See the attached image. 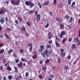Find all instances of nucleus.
Listing matches in <instances>:
<instances>
[{
	"label": "nucleus",
	"mask_w": 80,
	"mask_h": 80,
	"mask_svg": "<svg viewBox=\"0 0 80 80\" xmlns=\"http://www.w3.org/2000/svg\"><path fill=\"white\" fill-rule=\"evenodd\" d=\"M40 48L39 49V52H41V55L43 56L44 58H45L46 56L45 55H47V57H49V54H48V53L49 51H48V48H46L44 51V53L42 52L43 51V50H44V46L42 45L40 47Z\"/></svg>",
	"instance_id": "nucleus-1"
},
{
	"label": "nucleus",
	"mask_w": 80,
	"mask_h": 80,
	"mask_svg": "<svg viewBox=\"0 0 80 80\" xmlns=\"http://www.w3.org/2000/svg\"><path fill=\"white\" fill-rule=\"evenodd\" d=\"M65 35V31H62L60 34L59 37L60 38H62L63 37V35Z\"/></svg>",
	"instance_id": "nucleus-2"
},
{
	"label": "nucleus",
	"mask_w": 80,
	"mask_h": 80,
	"mask_svg": "<svg viewBox=\"0 0 80 80\" xmlns=\"http://www.w3.org/2000/svg\"><path fill=\"white\" fill-rule=\"evenodd\" d=\"M5 13V10L4 9H0V14L2 15Z\"/></svg>",
	"instance_id": "nucleus-3"
},
{
	"label": "nucleus",
	"mask_w": 80,
	"mask_h": 80,
	"mask_svg": "<svg viewBox=\"0 0 80 80\" xmlns=\"http://www.w3.org/2000/svg\"><path fill=\"white\" fill-rule=\"evenodd\" d=\"M0 22L1 23H3L5 22V18H4V17H2L0 20Z\"/></svg>",
	"instance_id": "nucleus-4"
},
{
	"label": "nucleus",
	"mask_w": 80,
	"mask_h": 80,
	"mask_svg": "<svg viewBox=\"0 0 80 80\" xmlns=\"http://www.w3.org/2000/svg\"><path fill=\"white\" fill-rule=\"evenodd\" d=\"M40 14H38L37 16V21H40Z\"/></svg>",
	"instance_id": "nucleus-5"
},
{
	"label": "nucleus",
	"mask_w": 80,
	"mask_h": 80,
	"mask_svg": "<svg viewBox=\"0 0 80 80\" xmlns=\"http://www.w3.org/2000/svg\"><path fill=\"white\" fill-rule=\"evenodd\" d=\"M31 2L28 1H26L25 2V4L27 6H30Z\"/></svg>",
	"instance_id": "nucleus-6"
},
{
	"label": "nucleus",
	"mask_w": 80,
	"mask_h": 80,
	"mask_svg": "<svg viewBox=\"0 0 80 80\" xmlns=\"http://www.w3.org/2000/svg\"><path fill=\"white\" fill-rule=\"evenodd\" d=\"M49 4V2H48V1L45 2L43 3V5H44V6H47V5H48Z\"/></svg>",
	"instance_id": "nucleus-7"
},
{
	"label": "nucleus",
	"mask_w": 80,
	"mask_h": 80,
	"mask_svg": "<svg viewBox=\"0 0 80 80\" xmlns=\"http://www.w3.org/2000/svg\"><path fill=\"white\" fill-rule=\"evenodd\" d=\"M20 0H17L16 2L15 3V5H19L20 4Z\"/></svg>",
	"instance_id": "nucleus-8"
},
{
	"label": "nucleus",
	"mask_w": 80,
	"mask_h": 80,
	"mask_svg": "<svg viewBox=\"0 0 80 80\" xmlns=\"http://www.w3.org/2000/svg\"><path fill=\"white\" fill-rule=\"evenodd\" d=\"M17 65H18V68H22V62H21L17 64Z\"/></svg>",
	"instance_id": "nucleus-9"
},
{
	"label": "nucleus",
	"mask_w": 80,
	"mask_h": 80,
	"mask_svg": "<svg viewBox=\"0 0 80 80\" xmlns=\"http://www.w3.org/2000/svg\"><path fill=\"white\" fill-rule=\"evenodd\" d=\"M74 42H76V41H77V42H78V43H79V42H80V41L78 39V38H74Z\"/></svg>",
	"instance_id": "nucleus-10"
},
{
	"label": "nucleus",
	"mask_w": 80,
	"mask_h": 80,
	"mask_svg": "<svg viewBox=\"0 0 80 80\" xmlns=\"http://www.w3.org/2000/svg\"><path fill=\"white\" fill-rule=\"evenodd\" d=\"M4 36L6 37V38H7V39H8L9 40H10V39H11L10 37H9L6 34H4Z\"/></svg>",
	"instance_id": "nucleus-11"
},
{
	"label": "nucleus",
	"mask_w": 80,
	"mask_h": 80,
	"mask_svg": "<svg viewBox=\"0 0 80 80\" xmlns=\"http://www.w3.org/2000/svg\"><path fill=\"white\" fill-rule=\"evenodd\" d=\"M35 5V4L32 2H31L30 4H29V6H30L31 8H32Z\"/></svg>",
	"instance_id": "nucleus-12"
},
{
	"label": "nucleus",
	"mask_w": 80,
	"mask_h": 80,
	"mask_svg": "<svg viewBox=\"0 0 80 80\" xmlns=\"http://www.w3.org/2000/svg\"><path fill=\"white\" fill-rule=\"evenodd\" d=\"M59 27L62 29H63V28H64V26L62 24H59Z\"/></svg>",
	"instance_id": "nucleus-13"
},
{
	"label": "nucleus",
	"mask_w": 80,
	"mask_h": 80,
	"mask_svg": "<svg viewBox=\"0 0 80 80\" xmlns=\"http://www.w3.org/2000/svg\"><path fill=\"white\" fill-rule=\"evenodd\" d=\"M64 18L65 19H70V17L69 16L66 15L65 16Z\"/></svg>",
	"instance_id": "nucleus-14"
},
{
	"label": "nucleus",
	"mask_w": 80,
	"mask_h": 80,
	"mask_svg": "<svg viewBox=\"0 0 80 80\" xmlns=\"http://www.w3.org/2000/svg\"><path fill=\"white\" fill-rule=\"evenodd\" d=\"M34 12H35L34 10L30 11H29L28 12V13L29 15H30V14H32V13H34Z\"/></svg>",
	"instance_id": "nucleus-15"
},
{
	"label": "nucleus",
	"mask_w": 80,
	"mask_h": 80,
	"mask_svg": "<svg viewBox=\"0 0 80 80\" xmlns=\"http://www.w3.org/2000/svg\"><path fill=\"white\" fill-rule=\"evenodd\" d=\"M66 53L65 52H62L61 54V56L62 57H64L65 56Z\"/></svg>",
	"instance_id": "nucleus-16"
},
{
	"label": "nucleus",
	"mask_w": 80,
	"mask_h": 80,
	"mask_svg": "<svg viewBox=\"0 0 80 80\" xmlns=\"http://www.w3.org/2000/svg\"><path fill=\"white\" fill-rule=\"evenodd\" d=\"M71 48H72V49H75V48H76V46L75 45V44H72Z\"/></svg>",
	"instance_id": "nucleus-17"
},
{
	"label": "nucleus",
	"mask_w": 80,
	"mask_h": 80,
	"mask_svg": "<svg viewBox=\"0 0 80 80\" xmlns=\"http://www.w3.org/2000/svg\"><path fill=\"white\" fill-rule=\"evenodd\" d=\"M11 3L13 4V5H15V1H14V0H11Z\"/></svg>",
	"instance_id": "nucleus-18"
},
{
	"label": "nucleus",
	"mask_w": 80,
	"mask_h": 80,
	"mask_svg": "<svg viewBox=\"0 0 80 80\" xmlns=\"http://www.w3.org/2000/svg\"><path fill=\"white\" fill-rule=\"evenodd\" d=\"M21 30H22V31H24V32H25L26 31V28H25V27L23 26L21 28Z\"/></svg>",
	"instance_id": "nucleus-19"
},
{
	"label": "nucleus",
	"mask_w": 80,
	"mask_h": 80,
	"mask_svg": "<svg viewBox=\"0 0 80 80\" xmlns=\"http://www.w3.org/2000/svg\"><path fill=\"white\" fill-rule=\"evenodd\" d=\"M12 76L11 75H9L8 76V79H9V80H11L12 78H13L12 77Z\"/></svg>",
	"instance_id": "nucleus-20"
},
{
	"label": "nucleus",
	"mask_w": 80,
	"mask_h": 80,
	"mask_svg": "<svg viewBox=\"0 0 80 80\" xmlns=\"http://www.w3.org/2000/svg\"><path fill=\"white\" fill-rule=\"evenodd\" d=\"M42 70H43V72H46V70H47V68L42 67Z\"/></svg>",
	"instance_id": "nucleus-21"
},
{
	"label": "nucleus",
	"mask_w": 80,
	"mask_h": 80,
	"mask_svg": "<svg viewBox=\"0 0 80 80\" xmlns=\"http://www.w3.org/2000/svg\"><path fill=\"white\" fill-rule=\"evenodd\" d=\"M18 20H19V21H21V22H22L23 20L22 19V17H18Z\"/></svg>",
	"instance_id": "nucleus-22"
},
{
	"label": "nucleus",
	"mask_w": 80,
	"mask_h": 80,
	"mask_svg": "<svg viewBox=\"0 0 80 80\" xmlns=\"http://www.w3.org/2000/svg\"><path fill=\"white\" fill-rule=\"evenodd\" d=\"M73 18H72V17H71L69 22V23H72V22H73Z\"/></svg>",
	"instance_id": "nucleus-23"
},
{
	"label": "nucleus",
	"mask_w": 80,
	"mask_h": 80,
	"mask_svg": "<svg viewBox=\"0 0 80 80\" xmlns=\"http://www.w3.org/2000/svg\"><path fill=\"white\" fill-rule=\"evenodd\" d=\"M69 68L67 66L65 65L64 66V70H68Z\"/></svg>",
	"instance_id": "nucleus-24"
},
{
	"label": "nucleus",
	"mask_w": 80,
	"mask_h": 80,
	"mask_svg": "<svg viewBox=\"0 0 80 80\" xmlns=\"http://www.w3.org/2000/svg\"><path fill=\"white\" fill-rule=\"evenodd\" d=\"M58 62L59 63H60L61 62V58L60 57H59L58 58Z\"/></svg>",
	"instance_id": "nucleus-25"
},
{
	"label": "nucleus",
	"mask_w": 80,
	"mask_h": 80,
	"mask_svg": "<svg viewBox=\"0 0 80 80\" xmlns=\"http://www.w3.org/2000/svg\"><path fill=\"white\" fill-rule=\"evenodd\" d=\"M38 6H39L40 8H42V5H41V4H40V3L39 2H38Z\"/></svg>",
	"instance_id": "nucleus-26"
},
{
	"label": "nucleus",
	"mask_w": 80,
	"mask_h": 80,
	"mask_svg": "<svg viewBox=\"0 0 80 80\" xmlns=\"http://www.w3.org/2000/svg\"><path fill=\"white\" fill-rule=\"evenodd\" d=\"M14 68L16 72H18V68L17 67H15Z\"/></svg>",
	"instance_id": "nucleus-27"
},
{
	"label": "nucleus",
	"mask_w": 80,
	"mask_h": 80,
	"mask_svg": "<svg viewBox=\"0 0 80 80\" xmlns=\"http://www.w3.org/2000/svg\"><path fill=\"white\" fill-rule=\"evenodd\" d=\"M49 27V23H48L45 26V28H48Z\"/></svg>",
	"instance_id": "nucleus-28"
},
{
	"label": "nucleus",
	"mask_w": 80,
	"mask_h": 80,
	"mask_svg": "<svg viewBox=\"0 0 80 80\" xmlns=\"http://www.w3.org/2000/svg\"><path fill=\"white\" fill-rule=\"evenodd\" d=\"M7 70H8V71H10V70H12V68H11L10 67L8 66V67Z\"/></svg>",
	"instance_id": "nucleus-29"
},
{
	"label": "nucleus",
	"mask_w": 80,
	"mask_h": 80,
	"mask_svg": "<svg viewBox=\"0 0 80 80\" xmlns=\"http://www.w3.org/2000/svg\"><path fill=\"white\" fill-rule=\"evenodd\" d=\"M12 51H13V50L11 49L8 51V54H10V53H11V52H12Z\"/></svg>",
	"instance_id": "nucleus-30"
},
{
	"label": "nucleus",
	"mask_w": 80,
	"mask_h": 80,
	"mask_svg": "<svg viewBox=\"0 0 80 80\" xmlns=\"http://www.w3.org/2000/svg\"><path fill=\"white\" fill-rule=\"evenodd\" d=\"M56 20L57 21H59V23H60V21L61 20H60V18H56Z\"/></svg>",
	"instance_id": "nucleus-31"
},
{
	"label": "nucleus",
	"mask_w": 80,
	"mask_h": 80,
	"mask_svg": "<svg viewBox=\"0 0 80 80\" xmlns=\"http://www.w3.org/2000/svg\"><path fill=\"white\" fill-rule=\"evenodd\" d=\"M56 45L57 47H60V45H59V44H58V42H56Z\"/></svg>",
	"instance_id": "nucleus-32"
},
{
	"label": "nucleus",
	"mask_w": 80,
	"mask_h": 80,
	"mask_svg": "<svg viewBox=\"0 0 80 80\" xmlns=\"http://www.w3.org/2000/svg\"><path fill=\"white\" fill-rule=\"evenodd\" d=\"M68 5H70L71 4V3H72V1H71V0H68Z\"/></svg>",
	"instance_id": "nucleus-33"
},
{
	"label": "nucleus",
	"mask_w": 80,
	"mask_h": 80,
	"mask_svg": "<svg viewBox=\"0 0 80 80\" xmlns=\"http://www.w3.org/2000/svg\"><path fill=\"white\" fill-rule=\"evenodd\" d=\"M47 48H51V46L50 45H47Z\"/></svg>",
	"instance_id": "nucleus-34"
},
{
	"label": "nucleus",
	"mask_w": 80,
	"mask_h": 80,
	"mask_svg": "<svg viewBox=\"0 0 80 80\" xmlns=\"http://www.w3.org/2000/svg\"><path fill=\"white\" fill-rule=\"evenodd\" d=\"M29 72H27L26 73L25 77H28V73Z\"/></svg>",
	"instance_id": "nucleus-35"
},
{
	"label": "nucleus",
	"mask_w": 80,
	"mask_h": 80,
	"mask_svg": "<svg viewBox=\"0 0 80 80\" xmlns=\"http://www.w3.org/2000/svg\"><path fill=\"white\" fill-rule=\"evenodd\" d=\"M32 58H34V59H36V58H37V56L36 55H34L32 56Z\"/></svg>",
	"instance_id": "nucleus-36"
},
{
	"label": "nucleus",
	"mask_w": 80,
	"mask_h": 80,
	"mask_svg": "<svg viewBox=\"0 0 80 80\" xmlns=\"http://www.w3.org/2000/svg\"><path fill=\"white\" fill-rule=\"evenodd\" d=\"M68 40L69 42H72V38H69V39H68Z\"/></svg>",
	"instance_id": "nucleus-37"
},
{
	"label": "nucleus",
	"mask_w": 80,
	"mask_h": 80,
	"mask_svg": "<svg viewBox=\"0 0 80 80\" xmlns=\"http://www.w3.org/2000/svg\"><path fill=\"white\" fill-rule=\"evenodd\" d=\"M32 47H31L29 48V52H32Z\"/></svg>",
	"instance_id": "nucleus-38"
},
{
	"label": "nucleus",
	"mask_w": 80,
	"mask_h": 80,
	"mask_svg": "<svg viewBox=\"0 0 80 80\" xmlns=\"http://www.w3.org/2000/svg\"><path fill=\"white\" fill-rule=\"evenodd\" d=\"M38 77L40 79H42V78H43V77L41 75H39Z\"/></svg>",
	"instance_id": "nucleus-39"
},
{
	"label": "nucleus",
	"mask_w": 80,
	"mask_h": 80,
	"mask_svg": "<svg viewBox=\"0 0 80 80\" xmlns=\"http://www.w3.org/2000/svg\"><path fill=\"white\" fill-rule=\"evenodd\" d=\"M75 5V2H73L72 3V4L71 7H73V5Z\"/></svg>",
	"instance_id": "nucleus-40"
},
{
	"label": "nucleus",
	"mask_w": 80,
	"mask_h": 80,
	"mask_svg": "<svg viewBox=\"0 0 80 80\" xmlns=\"http://www.w3.org/2000/svg\"><path fill=\"white\" fill-rule=\"evenodd\" d=\"M15 62L16 63H18V62H19V60L18 59H16L15 60Z\"/></svg>",
	"instance_id": "nucleus-41"
},
{
	"label": "nucleus",
	"mask_w": 80,
	"mask_h": 80,
	"mask_svg": "<svg viewBox=\"0 0 80 80\" xmlns=\"http://www.w3.org/2000/svg\"><path fill=\"white\" fill-rule=\"evenodd\" d=\"M32 60H30L28 62V64H29V65H30L31 63H32Z\"/></svg>",
	"instance_id": "nucleus-42"
},
{
	"label": "nucleus",
	"mask_w": 80,
	"mask_h": 80,
	"mask_svg": "<svg viewBox=\"0 0 80 80\" xmlns=\"http://www.w3.org/2000/svg\"><path fill=\"white\" fill-rule=\"evenodd\" d=\"M21 61H22L24 62H27V60L25 59L24 58H22L21 59Z\"/></svg>",
	"instance_id": "nucleus-43"
},
{
	"label": "nucleus",
	"mask_w": 80,
	"mask_h": 80,
	"mask_svg": "<svg viewBox=\"0 0 80 80\" xmlns=\"http://www.w3.org/2000/svg\"><path fill=\"white\" fill-rule=\"evenodd\" d=\"M28 47H32V44L30 43L27 45Z\"/></svg>",
	"instance_id": "nucleus-44"
},
{
	"label": "nucleus",
	"mask_w": 80,
	"mask_h": 80,
	"mask_svg": "<svg viewBox=\"0 0 80 80\" xmlns=\"http://www.w3.org/2000/svg\"><path fill=\"white\" fill-rule=\"evenodd\" d=\"M67 58L68 60H70L71 58V56L70 55H69L67 57Z\"/></svg>",
	"instance_id": "nucleus-45"
},
{
	"label": "nucleus",
	"mask_w": 80,
	"mask_h": 80,
	"mask_svg": "<svg viewBox=\"0 0 80 80\" xmlns=\"http://www.w3.org/2000/svg\"><path fill=\"white\" fill-rule=\"evenodd\" d=\"M2 62H4V63L6 62H7V59L5 58V59H3L2 60Z\"/></svg>",
	"instance_id": "nucleus-46"
},
{
	"label": "nucleus",
	"mask_w": 80,
	"mask_h": 80,
	"mask_svg": "<svg viewBox=\"0 0 80 80\" xmlns=\"http://www.w3.org/2000/svg\"><path fill=\"white\" fill-rule=\"evenodd\" d=\"M20 52L21 53H22L23 52V49H21L20 50Z\"/></svg>",
	"instance_id": "nucleus-47"
},
{
	"label": "nucleus",
	"mask_w": 80,
	"mask_h": 80,
	"mask_svg": "<svg viewBox=\"0 0 80 80\" xmlns=\"http://www.w3.org/2000/svg\"><path fill=\"white\" fill-rule=\"evenodd\" d=\"M4 52V50L3 49H2L0 51V53H3Z\"/></svg>",
	"instance_id": "nucleus-48"
},
{
	"label": "nucleus",
	"mask_w": 80,
	"mask_h": 80,
	"mask_svg": "<svg viewBox=\"0 0 80 80\" xmlns=\"http://www.w3.org/2000/svg\"><path fill=\"white\" fill-rule=\"evenodd\" d=\"M48 62H50V60H47L45 62V63H48Z\"/></svg>",
	"instance_id": "nucleus-49"
},
{
	"label": "nucleus",
	"mask_w": 80,
	"mask_h": 80,
	"mask_svg": "<svg viewBox=\"0 0 80 80\" xmlns=\"http://www.w3.org/2000/svg\"><path fill=\"white\" fill-rule=\"evenodd\" d=\"M48 42L50 44H52V40H51L50 41H49Z\"/></svg>",
	"instance_id": "nucleus-50"
},
{
	"label": "nucleus",
	"mask_w": 80,
	"mask_h": 80,
	"mask_svg": "<svg viewBox=\"0 0 80 80\" xmlns=\"http://www.w3.org/2000/svg\"><path fill=\"white\" fill-rule=\"evenodd\" d=\"M15 22L16 23V24H17V25H18V24L19 23L18 21L17 20H15Z\"/></svg>",
	"instance_id": "nucleus-51"
},
{
	"label": "nucleus",
	"mask_w": 80,
	"mask_h": 80,
	"mask_svg": "<svg viewBox=\"0 0 80 80\" xmlns=\"http://www.w3.org/2000/svg\"><path fill=\"white\" fill-rule=\"evenodd\" d=\"M67 38H65L64 39H63L62 42H65V40H67Z\"/></svg>",
	"instance_id": "nucleus-52"
},
{
	"label": "nucleus",
	"mask_w": 80,
	"mask_h": 80,
	"mask_svg": "<svg viewBox=\"0 0 80 80\" xmlns=\"http://www.w3.org/2000/svg\"><path fill=\"white\" fill-rule=\"evenodd\" d=\"M55 67L53 66L52 68V70H55Z\"/></svg>",
	"instance_id": "nucleus-53"
},
{
	"label": "nucleus",
	"mask_w": 80,
	"mask_h": 80,
	"mask_svg": "<svg viewBox=\"0 0 80 80\" xmlns=\"http://www.w3.org/2000/svg\"><path fill=\"white\" fill-rule=\"evenodd\" d=\"M26 23L28 26H30V23H29L28 22H27Z\"/></svg>",
	"instance_id": "nucleus-54"
},
{
	"label": "nucleus",
	"mask_w": 80,
	"mask_h": 80,
	"mask_svg": "<svg viewBox=\"0 0 80 80\" xmlns=\"http://www.w3.org/2000/svg\"><path fill=\"white\" fill-rule=\"evenodd\" d=\"M43 60H42V61H40V62H39V63L40 64H42V63H43Z\"/></svg>",
	"instance_id": "nucleus-55"
},
{
	"label": "nucleus",
	"mask_w": 80,
	"mask_h": 80,
	"mask_svg": "<svg viewBox=\"0 0 80 80\" xmlns=\"http://www.w3.org/2000/svg\"><path fill=\"white\" fill-rule=\"evenodd\" d=\"M63 52H64V50H63V49H62L61 50V53H63Z\"/></svg>",
	"instance_id": "nucleus-56"
},
{
	"label": "nucleus",
	"mask_w": 80,
	"mask_h": 80,
	"mask_svg": "<svg viewBox=\"0 0 80 80\" xmlns=\"http://www.w3.org/2000/svg\"><path fill=\"white\" fill-rule=\"evenodd\" d=\"M25 35L26 37H28V33H26Z\"/></svg>",
	"instance_id": "nucleus-57"
},
{
	"label": "nucleus",
	"mask_w": 80,
	"mask_h": 80,
	"mask_svg": "<svg viewBox=\"0 0 80 80\" xmlns=\"http://www.w3.org/2000/svg\"><path fill=\"white\" fill-rule=\"evenodd\" d=\"M57 3V0H54V4H56Z\"/></svg>",
	"instance_id": "nucleus-58"
},
{
	"label": "nucleus",
	"mask_w": 80,
	"mask_h": 80,
	"mask_svg": "<svg viewBox=\"0 0 80 80\" xmlns=\"http://www.w3.org/2000/svg\"><path fill=\"white\" fill-rule=\"evenodd\" d=\"M3 70V66H1L0 67V70Z\"/></svg>",
	"instance_id": "nucleus-59"
},
{
	"label": "nucleus",
	"mask_w": 80,
	"mask_h": 80,
	"mask_svg": "<svg viewBox=\"0 0 80 80\" xmlns=\"http://www.w3.org/2000/svg\"><path fill=\"white\" fill-rule=\"evenodd\" d=\"M3 46V44H0V47H2Z\"/></svg>",
	"instance_id": "nucleus-60"
},
{
	"label": "nucleus",
	"mask_w": 80,
	"mask_h": 80,
	"mask_svg": "<svg viewBox=\"0 0 80 80\" xmlns=\"http://www.w3.org/2000/svg\"><path fill=\"white\" fill-rule=\"evenodd\" d=\"M5 20L7 22H8V18H7V17L5 18Z\"/></svg>",
	"instance_id": "nucleus-61"
},
{
	"label": "nucleus",
	"mask_w": 80,
	"mask_h": 80,
	"mask_svg": "<svg viewBox=\"0 0 80 80\" xmlns=\"http://www.w3.org/2000/svg\"><path fill=\"white\" fill-rule=\"evenodd\" d=\"M58 39L57 38H56V42H58Z\"/></svg>",
	"instance_id": "nucleus-62"
},
{
	"label": "nucleus",
	"mask_w": 80,
	"mask_h": 80,
	"mask_svg": "<svg viewBox=\"0 0 80 80\" xmlns=\"http://www.w3.org/2000/svg\"><path fill=\"white\" fill-rule=\"evenodd\" d=\"M50 15H53V13L52 12V11L50 12Z\"/></svg>",
	"instance_id": "nucleus-63"
},
{
	"label": "nucleus",
	"mask_w": 80,
	"mask_h": 80,
	"mask_svg": "<svg viewBox=\"0 0 80 80\" xmlns=\"http://www.w3.org/2000/svg\"><path fill=\"white\" fill-rule=\"evenodd\" d=\"M78 22L79 24H80V19H79L78 20Z\"/></svg>",
	"instance_id": "nucleus-64"
}]
</instances>
